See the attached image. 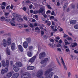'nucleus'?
<instances>
[{
  "instance_id": "1",
  "label": "nucleus",
  "mask_w": 78,
  "mask_h": 78,
  "mask_svg": "<svg viewBox=\"0 0 78 78\" xmlns=\"http://www.w3.org/2000/svg\"><path fill=\"white\" fill-rule=\"evenodd\" d=\"M22 78H31V74L29 73H26L21 75Z\"/></svg>"
},
{
  "instance_id": "2",
  "label": "nucleus",
  "mask_w": 78,
  "mask_h": 78,
  "mask_svg": "<svg viewBox=\"0 0 78 78\" xmlns=\"http://www.w3.org/2000/svg\"><path fill=\"white\" fill-rule=\"evenodd\" d=\"M43 75V70L42 69L39 70L37 73V76L38 78H40L41 76H42Z\"/></svg>"
},
{
  "instance_id": "3",
  "label": "nucleus",
  "mask_w": 78,
  "mask_h": 78,
  "mask_svg": "<svg viewBox=\"0 0 78 78\" xmlns=\"http://www.w3.org/2000/svg\"><path fill=\"white\" fill-rule=\"evenodd\" d=\"M48 61V58H45L44 60L40 62L41 64H43V65L42 66V67H45L46 65H47V63H46L47 61Z\"/></svg>"
},
{
  "instance_id": "4",
  "label": "nucleus",
  "mask_w": 78,
  "mask_h": 78,
  "mask_svg": "<svg viewBox=\"0 0 78 78\" xmlns=\"http://www.w3.org/2000/svg\"><path fill=\"white\" fill-rule=\"evenodd\" d=\"M5 21H7L9 23H11L10 24L12 26H15L16 23V22L12 21V20H8L7 19H5Z\"/></svg>"
},
{
  "instance_id": "5",
  "label": "nucleus",
  "mask_w": 78,
  "mask_h": 78,
  "mask_svg": "<svg viewBox=\"0 0 78 78\" xmlns=\"http://www.w3.org/2000/svg\"><path fill=\"white\" fill-rule=\"evenodd\" d=\"M46 55L45 53L44 52H43L39 54V59H42V58H44L45 56Z\"/></svg>"
},
{
  "instance_id": "6",
  "label": "nucleus",
  "mask_w": 78,
  "mask_h": 78,
  "mask_svg": "<svg viewBox=\"0 0 78 78\" xmlns=\"http://www.w3.org/2000/svg\"><path fill=\"white\" fill-rule=\"evenodd\" d=\"M36 55H35L33 56L32 58H30L29 60L30 62H31V63H33L36 59Z\"/></svg>"
},
{
  "instance_id": "7",
  "label": "nucleus",
  "mask_w": 78,
  "mask_h": 78,
  "mask_svg": "<svg viewBox=\"0 0 78 78\" xmlns=\"http://www.w3.org/2000/svg\"><path fill=\"white\" fill-rule=\"evenodd\" d=\"M11 49L12 51H14L16 49V44L14 43H12L11 45Z\"/></svg>"
},
{
  "instance_id": "8",
  "label": "nucleus",
  "mask_w": 78,
  "mask_h": 78,
  "mask_svg": "<svg viewBox=\"0 0 78 78\" xmlns=\"http://www.w3.org/2000/svg\"><path fill=\"white\" fill-rule=\"evenodd\" d=\"M35 67L33 66H28L27 67V69L28 70H33L34 69Z\"/></svg>"
},
{
  "instance_id": "9",
  "label": "nucleus",
  "mask_w": 78,
  "mask_h": 78,
  "mask_svg": "<svg viewBox=\"0 0 78 78\" xmlns=\"http://www.w3.org/2000/svg\"><path fill=\"white\" fill-rule=\"evenodd\" d=\"M61 59L62 60L61 62L62 64H63L64 67L65 69L66 70H67V67H66V65H65V63H64V62L63 60V58H62L61 57Z\"/></svg>"
},
{
  "instance_id": "10",
  "label": "nucleus",
  "mask_w": 78,
  "mask_h": 78,
  "mask_svg": "<svg viewBox=\"0 0 78 78\" xmlns=\"http://www.w3.org/2000/svg\"><path fill=\"white\" fill-rule=\"evenodd\" d=\"M52 70H53V69L52 68L48 69L47 71L45 72V75H48V74L50 72H51Z\"/></svg>"
},
{
  "instance_id": "11",
  "label": "nucleus",
  "mask_w": 78,
  "mask_h": 78,
  "mask_svg": "<svg viewBox=\"0 0 78 78\" xmlns=\"http://www.w3.org/2000/svg\"><path fill=\"white\" fill-rule=\"evenodd\" d=\"M13 69L16 72H18L19 70V68L16 67L15 66H13Z\"/></svg>"
},
{
  "instance_id": "12",
  "label": "nucleus",
  "mask_w": 78,
  "mask_h": 78,
  "mask_svg": "<svg viewBox=\"0 0 78 78\" xmlns=\"http://www.w3.org/2000/svg\"><path fill=\"white\" fill-rule=\"evenodd\" d=\"M28 45V42H27V41H24L23 42V45L24 48H27Z\"/></svg>"
},
{
  "instance_id": "13",
  "label": "nucleus",
  "mask_w": 78,
  "mask_h": 78,
  "mask_svg": "<svg viewBox=\"0 0 78 78\" xmlns=\"http://www.w3.org/2000/svg\"><path fill=\"white\" fill-rule=\"evenodd\" d=\"M16 65L18 67H22V63L20 62H17L16 63Z\"/></svg>"
},
{
  "instance_id": "14",
  "label": "nucleus",
  "mask_w": 78,
  "mask_h": 78,
  "mask_svg": "<svg viewBox=\"0 0 78 78\" xmlns=\"http://www.w3.org/2000/svg\"><path fill=\"white\" fill-rule=\"evenodd\" d=\"M2 42L3 46L5 47H6L7 44H6V40L5 39H3L2 40Z\"/></svg>"
},
{
  "instance_id": "15",
  "label": "nucleus",
  "mask_w": 78,
  "mask_h": 78,
  "mask_svg": "<svg viewBox=\"0 0 78 78\" xmlns=\"http://www.w3.org/2000/svg\"><path fill=\"white\" fill-rule=\"evenodd\" d=\"M27 55L29 57H31L33 56V53L31 51H28L27 52Z\"/></svg>"
},
{
  "instance_id": "16",
  "label": "nucleus",
  "mask_w": 78,
  "mask_h": 78,
  "mask_svg": "<svg viewBox=\"0 0 78 78\" xmlns=\"http://www.w3.org/2000/svg\"><path fill=\"white\" fill-rule=\"evenodd\" d=\"M6 76L7 78H10V77L12 76V73L11 72H9L6 74Z\"/></svg>"
},
{
  "instance_id": "17",
  "label": "nucleus",
  "mask_w": 78,
  "mask_h": 78,
  "mask_svg": "<svg viewBox=\"0 0 78 78\" xmlns=\"http://www.w3.org/2000/svg\"><path fill=\"white\" fill-rule=\"evenodd\" d=\"M11 38H8L7 39V44H8V45L9 46V45H11Z\"/></svg>"
},
{
  "instance_id": "18",
  "label": "nucleus",
  "mask_w": 78,
  "mask_h": 78,
  "mask_svg": "<svg viewBox=\"0 0 78 78\" xmlns=\"http://www.w3.org/2000/svg\"><path fill=\"white\" fill-rule=\"evenodd\" d=\"M70 23L71 25H74V24H75L76 23V21L75 20H73L70 21Z\"/></svg>"
},
{
  "instance_id": "19",
  "label": "nucleus",
  "mask_w": 78,
  "mask_h": 78,
  "mask_svg": "<svg viewBox=\"0 0 78 78\" xmlns=\"http://www.w3.org/2000/svg\"><path fill=\"white\" fill-rule=\"evenodd\" d=\"M45 23H47V25L48 27H50L51 25V22L47 20H46L45 21Z\"/></svg>"
},
{
  "instance_id": "20",
  "label": "nucleus",
  "mask_w": 78,
  "mask_h": 78,
  "mask_svg": "<svg viewBox=\"0 0 78 78\" xmlns=\"http://www.w3.org/2000/svg\"><path fill=\"white\" fill-rule=\"evenodd\" d=\"M19 49L21 52H23V48L22 46L20 45H19L18 46Z\"/></svg>"
},
{
  "instance_id": "21",
  "label": "nucleus",
  "mask_w": 78,
  "mask_h": 78,
  "mask_svg": "<svg viewBox=\"0 0 78 78\" xmlns=\"http://www.w3.org/2000/svg\"><path fill=\"white\" fill-rule=\"evenodd\" d=\"M19 76V74L17 73H15L13 75V78H17L18 76Z\"/></svg>"
},
{
  "instance_id": "22",
  "label": "nucleus",
  "mask_w": 78,
  "mask_h": 78,
  "mask_svg": "<svg viewBox=\"0 0 78 78\" xmlns=\"http://www.w3.org/2000/svg\"><path fill=\"white\" fill-rule=\"evenodd\" d=\"M2 66L4 67H6V62L4 60H2Z\"/></svg>"
},
{
  "instance_id": "23",
  "label": "nucleus",
  "mask_w": 78,
  "mask_h": 78,
  "mask_svg": "<svg viewBox=\"0 0 78 78\" xmlns=\"http://www.w3.org/2000/svg\"><path fill=\"white\" fill-rule=\"evenodd\" d=\"M54 74V73L53 72L50 73L48 77H47V78H51V77L53 76V75Z\"/></svg>"
},
{
  "instance_id": "24",
  "label": "nucleus",
  "mask_w": 78,
  "mask_h": 78,
  "mask_svg": "<svg viewBox=\"0 0 78 78\" xmlns=\"http://www.w3.org/2000/svg\"><path fill=\"white\" fill-rule=\"evenodd\" d=\"M72 44L71 45V46L73 48H74V47H75L76 46H77V43L76 42H75L74 43H72Z\"/></svg>"
},
{
  "instance_id": "25",
  "label": "nucleus",
  "mask_w": 78,
  "mask_h": 78,
  "mask_svg": "<svg viewBox=\"0 0 78 78\" xmlns=\"http://www.w3.org/2000/svg\"><path fill=\"white\" fill-rule=\"evenodd\" d=\"M44 9L43 8H41L40 10H38L39 13H42L44 12Z\"/></svg>"
},
{
  "instance_id": "26",
  "label": "nucleus",
  "mask_w": 78,
  "mask_h": 78,
  "mask_svg": "<svg viewBox=\"0 0 78 78\" xmlns=\"http://www.w3.org/2000/svg\"><path fill=\"white\" fill-rule=\"evenodd\" d=\"M6 50L7 55H11V54L10 53V51L9 50V48H7L6 49Z\"/></svg>"
},
{
  "instance_id": "27",
  "label": "nucleus",
  "mask_w": 78,
  "mask_h": 78,
  "mask_svg": "<svg viewBox=\"0 0 78 78\" xmlns=\"http://www.w3.org/2000/svg\"><path fill=\"white\" fill-rule=\"evenodd\" d=\"M26 41H27L29 44L31 43V38H26Z\"/></svg>"
},
{
  "instance_id": "28",
  "label": "nucleus",
  "mask_w": 78,
  "mask_h": 78,
  "mask_svg": "<svg viewBox=\"0 0 78 78\" xmlns=\"http://www.w3.org/2000/svg\"><path fill=\"white\" fill-rule=\"evenodd\" d=\"M9 60H6V66L7 67H9Z\"/></svg>"
},
{
  "instance_id": "29",
  "label": "nucleus",
  "mask_w": 78,
  "mask_h": 78,
  "mask_svg": "<svg viewBox=\"0 0 78 78\" xmlns=\"http://www.w3.org/2000/svg\"><path fill=\"white\" fill-rule=\"evenodd\" d=\"M13 16H14V17H19L18 15L17 14H16V13H13Z\"/></svg>"
},
{
  "instance_id": "30",
  "label": "nucleus",
  "mask_w": 78,
  "mask_h": 78,
  "mask_svg": "<svg viewBox=\"0 0 78 78\" xmlns=\"http://www.w3.org/2000/svg\"><path fill=\"white\" fill-rule=\"evenodd\" d=\"M59 39H60V38H59V37H57L56 38L55 41L57 42H58V41L59 40Z\"/></svg>"
},
{
  "instance_id": "31",
  "label": "nucleus",
  "mask_w": 78,
  "mask_h": 78,
  "mask_svg": "<svg viewBox=\"0 0 78 78\" xmlns=\"http://www.w3.org/2000/svg\"><path fill=\"white\" fill-rule=\"evenodd\" d=\"M5 71L4 70V69H2L1 70V73L2 75H4L5 74Z\"/></svg>"
},
{
  "instance_id": "32",
  "label": "nucleus",
  "mask_w": 78,
  "mask_h": 78,
  "mask_svg": "<svg viewBox=\"0 0 78 78\" xmlns=\"http://www.w3.org/2000/svg\"><path fill=\"white\" fill-rule=\"evenodd\" d=\"M39 12V10H35L34 12V14H37V13Z\"/></svg>"
},
{
  "instance_id": "33",
  "label": "nucleus",
  "mask_w": 78,
  "mask_h": 78,
  "mask_svg": "<svg viewBox=\"0 0 78 78\" xmlns=\"http://www.w3.org/2000/svg\"><path fill=\"white\" fill-rule=\"evenodd\" d=\"M74 28L75 29H78V24H76L74 25Z\"/></svg>"
},
{
  "instance_id": "34",
  "label": "nucleus",
  "mask_w": 78,
  "mask_h": 78,
  "mask_svg": "<svg viewBox=\"0 0 78 78\" xmlns=\"http://www.w3.org/2000/svg\"><path fill=\"white\" fill-rule=\"evenodd\" d=\"M5 18L4 16H2L1 17V21H3V20H5Z\"/></svg>"
},
{
  "instance_id": "35",
  "label": "nucleus",
  "mask_w": 78,
  "mask_h": 78,
  "mask_svg": "<svg viewBox=\"0 0 78 78\" xmlns=\"http://www.w3.org/2000/svg\"><path fill=\"white\" fill-rule=\"evenodd\" d=\"M36 30H38V31H40V29L38 28V27H36L35 29V31H36Z\"/></svg>"
},
{
  "instance_id": "36",
  "label": "nucleus",
  "mask_w": 78,
  "mask_h": 78,
  "mask_svg": "<svg viewBox=\"0 0 78 78\" xmlns=\"http://www.w3.org/2000/svg\"><path fill=\"white\" fill-rule=\"evenodd\" d=\"M67 3H65L63 6V8H64V9H65V8L67 7Z\"/></svg>"
},
{
  "instance_id": "37",
  "label": "nucleus",
  "mask_w": 78,
  "mask_h": 78,
  "mask_svg": "<svg viewBox=\"0 0 78 78\" xmlns=\"http://www.w3.org/2000/svg\"><path fill=\"white\" fill-rule=\"evenodd\" d=\"M33 47L32 46H30L29 47V50H32L33 49Z\"/></svg>"
},
{
  "instance_id": "38",
  "label": "nucleus",
  "mask_w": 78,
  "mask_h": 78,
  "mask_svg": "<svg viewBox=\"0 0 78 78\" xmlns=\"http://www.w3.org/2000/svg\"><path fill=\"white\" fill-rule=\"evenodd\" d=\"M8 67H7V68H5L4 69V71L5 73H6L7 72H8Z\"/></svg>"
},
{
  "instance_id": "39",
  "label": "nucleus",
  "mask_w": 78,
  "mask_h": 78,
  "mask_svg": "<svg viewBox=\"0 0 78 78\" xmlns=\"http://www.w3.org/2000/svg\"><path fill=\"white\" fill-rule=\"evenodd\" d=\"M4 14L5 16H8L9 14V12H6Z\"/></svg>"
},
{
  "instance_id": "40",
  "label": "nucleus",
  "mask_w": 78,
  "mask_h": 78,
  "mask_svg": "<svg viewBox=\"0 0 78 78\" xmlns=\"http://www.w3.org/2000/svg\"><path fill=\"white\" fill-rule=\"evenodd\" d=\"M63 47L64 48L66 49V48H68V46L65 45H64L63 46Z\"/></svg>"
},
{
  "instance_id": "41",
  "label": "nucleus",
  "mask_w": 78,
  "mask_h": 78,
  "mask_svg": "<svg viewBox=\"0 0 78 78\" xmlns=\"http://www.w3.org/2000/svg\"><path fill=\"white\" fill-rule=\"evenodd\" d=\"M30 27H31V28H33L34 27V26L33 25V24L32 23H31L30 25Z\"/></svg>"
},
{
  "instance_id": "42",
  "label": "nucleus",
  "mask_w": 78,
  "mask_h": 78,
  "mask_svg": "<svg viewBox=\"0 0 78 78\" xmlns=\"http://www.w3.org/2000/svg\"><path fill=\"white\" fill-rule=\"evenodd\" d=\"M53 43L51 44V43H49L48 44V45L49 46H50V47H51V45H52V46H53V45H53Z\"/></svg>"
},
{
  "instance_id": "43",
  "label": "nucleus",
  "mask_w": 78,
  "mask_h": 78,
  "mask_svg": "<svg viewBox=\"0 0 78 78\" xmlns=\"http://www.w3.org/2000/svg\"><path fill=\"white\" fill-rule=\"evenodd\" d=\"M43 37L44 39H47V38H48V37L45 35H44Z\"/></svg>"
},
{
  "instance_id": "44",
  "label": "nucleus",
  "mask_w": 78,
  "mask_h": 78,
  "mask_svg": "<svg viewBox=\"0 0 78 78\" xmlns=\"http://www.w3.org/2000/svg\"><path fill=\"white\" fill-rule=\"evenodd\" d=\"M63 37H65V38L66 37H69V36L67 35H66V34H64Z\"/></svg>"
},
{
  "instance_id": "45",
  "label": "nucleus",
  "mask_w": 78,
  "mask_h": 78,
  "mask_svg": "<svg viewBox=\"0 0 78 78\" xmlns=\"http://www.w3.org/2000/svg\"><path fill=\"white\" fill-rule=\"evenodd\" d=\"M41 36H43L44 34V32L43 31H41Z\"/></svg>"
},
{
  "instance_id": "46",
  "label": "nucleus",
  "mask_w": 78,
  "mask_h": 78,
  "mask_svg": "<svg viewBox=\"0 0 78 78\" xmlns=\"http://www.w3.org/2000/svg\"><path fill=\"white\" fill-rule=\"evenodd\" d=\"M58 43V44H62V40L61 39H60Z\"/></svg>"
},
{
  "instance_id": "47",
  "label": "nucleus",
  "mask_w": 78,
  "mask_h": 78,
  "mask_svg": "<svg viewBox=\"0 0 78 78\" xmlns=\"http://www.w3.org/2000/svg\"><path fill=\"white\" fill-rule=\"evenodd\" d=\"M4 33V31H0V34H3V33Z\"/></svg>"
},
{
  "instance_id": "48",
  "label": "nucleus",
  "mask_w": 78,
  "mask_h": 78,
  "mask_svg": "<svg viewBox=\"0 0 78 78\" xmlns=\"http://www.w3.org/2000/svg\"><path fill=\"white\" fill-rule=\"evenodd\" d=\"M51 15L53 16H54L55 15V12L54 11H52L51 13Z\"/></svg>"
},
{
  "instance_id": "49",
  "label": "nucleus",
  "mask_w": 78,
  "mask_h": 78,
  "mask_svg": "<svg viewBox=\"0 0 78 78\" xmlns=\"http://www.w3.org/2000/svg\"><path fill=\"white\" fill-rule=\"evenodd\" d=\"M50 42L52 43V44H54V40H53V39H51L50 40Z\"/></svg>"
},
{
  "instance_id": "50",
  "label": "nucleus",
  "mask_w": 78,
  "mask_h": 78,
  "mask_svg": "<svg viewBox=\"0 0 78 78\" xmlns=\"http://www.w3.org/2000/svg\"><path fill=\"white\" fill-rule=\"evenodd\" d=\"M50 19H55V17H54L53 16H51L50 18Z\"/></svg>"
},
{
  "instance_id": "51",
  "label": "nucleus",
  "mask_w": 78,
  "mask_h": 78,
  "mask_svg": "<svg viewBox=\"0 0 78 78\" xmlns=\"http://www.w3.org/2000/svg\"><path fill=\"white\" fill-rule=\"evenodd\" d=\"M2 5H3L4 6H5L6 5V2H2Z\"/></svg>"
},
{
  "instance_id": "52",
  "label": "nucleus",
  "mask_w": 78,
  "mask_h": 78,
  "mask_svg": "<svg viewBox=\"0 0 78 78\" xmlns=\"http://www.w3.org/2000/svg\"><path fill=\"white\" fill-rule=\"evenodd\" d=\"M61 46H62V45L61 44H58L57 45V47H61Z\"/></svg>"
},
{
  "instance_id": "53",
  "label": "nucleus",
  "mask_w": 78,
  "mask_h": 78,
  "mask_svg": "<svg viewBox=\"0 0 78 78\" xmlns=\"http://www.w3.org/2000/svg\"><path fill=\"white\" fill-rule=\"evenodd\" d=\"M70 72H69L68 73V76L69 78H70Z\"/></svg>"
},
{
  "instance_id": "54",
  "label": "nucleus",
  "mask_w": 78,
  "mask_h": 78,
  "mask_svg": "<svg viewBox=\"0 0 78 78\" xmlns=\"http://www.w3.org/2000/svg\"><path fill=\"white\" fill-rule=\"evenodd\" d=\"M69 50H69V48H68L66 49V52H69Z\"/></svg>"
},
{
  "instance_id": "55",
  "label": "nucleus",
  "mask_w": 78,
  "mask_h": 78,
  "mask_svg": "<svg viewBox=\"0 0 78 78\" xmlns=\"http://www.w3.org/2000/svg\"><path fill=\"white\" fill-rule=\"evenodd\" d=\"M72 38L71 37H68L67 38L68 40L69 41H70V40H72Z\"/></svg>"
},
{
  "instance_id": "56",
  "label": "nucleus",
  "mask_w": 78,
  "mask_h": 78,
  "mask_svg": "<svg viewBox=\"0 0 78 78\" xmlns=\"http://www.w3.org/2000/svg\"><path fill=\"white\" fill-rule=\"evenodd\" d=\"M74 53H76V54H78V51H77L76 50L74 51Z\"/></svg>"
},
{
  "instance_id": "57",
  "label": "nucleus",
  "mask_w": 78,
  "mask_h": 78,
  "mask_svg": "<svg viewBox=\"0 0 78 78\" xmlns=\"http://www.w3.org/2000/svg\"><path fill=\"white\" fill-rule=\"evenodd\" d=\"M42 20H43V21H44V22L45 21H46V20H45V18H42Z\"/></svg>"
},
{
  "instance_id": "58",
  "label": "nucleus",
  "mask_w": 78,
  "mask_h": 78,
  "mask_svg": "<svg viewBox=\"0 0 78 78\" xmlns=\"http://www.w3.org/2000/svg\"><path fill=\"white\" fill-rule=\"evenodd\" d=\"M23 11H26V10H27V8H26L25 7H23Z\"/></svg>"
},
{
  "instance_id": "59",
  "label": "nucleus",
  "mask_w": 78,
  "mask_h": 78,
  "mask_svg": "<svg viewBox=\"0 0 78 78\" xmlns=\"http://www.w3.org/2000/svg\"><path fill=\"white\" fill-rule=\"evenodd\" d=\"M57 49L58 50V51H61V48H57Z\"/></svg>"
},
{
  "instance_id": "60",
  "label": "nucleus",
  "mask_w": 78,
  "mask_h": 78,
  "mask_svg": "<svg viewBox=\"0 0 78 78\" xmlns=\"http://www.w3.org/2000/svg\"><path fill=\"white\" fill-rule=\"evenodd\" d=\"M26 3H31V1L27 0L26 1Z\"/></svg>"
},
{
  "instance_id": "61",
  "label": "nucleus",
  "mask_w": 78,
  "mask_h": 78,
  "mask_svg": "<svg viewBox=\"0 0 78 78\" xmlns=\"http://www.w3.org/2000/svg\"><path fill=\"white\" fill-rule=\"evenodd\" d=\"M43 17H44V18H47V15H46V14H44L43 15Z\"/></svg>"
},
{
  "instance_id": "62",
  "label": "nucleus",
  "mask_w": 78,
  "mask_h": 78,
  "mask_svg": "<svg viewBox=\"0 0 78 78\" xmlns=\"http://www.w3.org/2000/svg\"><path fill=\"white\" fill-rule=\"evenodd\" d=\"M48 8L49 9H51V7H50V5H48Z\"/></svg>"
},
{
  "instance_id": "63",
  "label": "nucleus",
  "mask_w": 78,
  "mask_h": 78,
  "mask_svg": "<svg viewBox=\"0 0 78 78\" xmlns=\"http://www.w3.org/2000/svg\"><path fill=\"white\" fill-rule=\"evenodd\" d=\"M51 29H52V30H53V29H54V26H51Z\"/></svg>"
},
{
  "instance_id": "64",
  "label": "nucleus",
  "mask_w": 78,
  "mask_h": 78,
  "mask_svg": "<svg viewBox=\"0 0 78 78\" xmlns=\"http://www.w3.org/2000/svg\"><path fill=\"white\" fill-rule=\"evenodd\" d=\"M54 78H59L58 77V76L55 75L54 76Z\"/></svg>"
}]
</instances>
